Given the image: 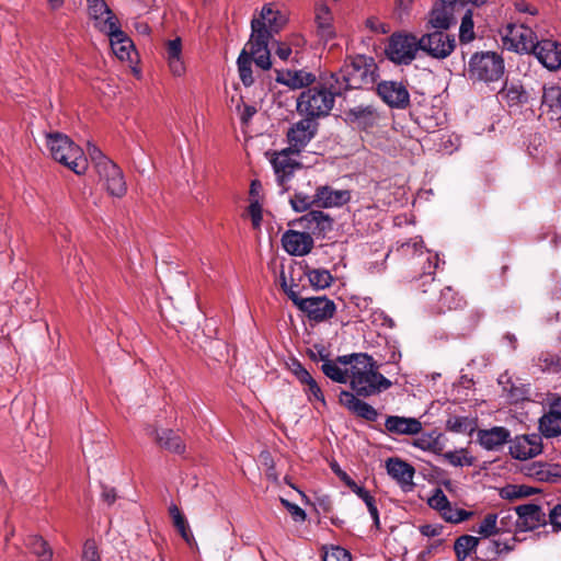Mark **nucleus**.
<instances>
[{"mask_svg": "<svg viewBox=\"0 0 561 561\" xmlns=\"http://www.w3.org/2000/svg\"><path fill=\"white\" fill-rule=\"evenodd\" d=\"M339 362L351 365V387L358 396L369 397L391 387V381L378 373L376 362L367 354L340 356Z\"/></svg>", "mask_w": 561, "mask_h": 561, "instance_id": "obj_1", "label": "nucleus"}, {"mask_svg": "<svg viewBox=\"0 0 561 561\" xmlns=\"http://www.w3.org/2000/svg\"><path fill=\"white\" fill-rule=\"evenodd\" d=\"M377 78V65L371 57L356 56L345 61L337 73L332 75L336 85L343 88V92L351 89H363L374 84Z\"/></svg>", "mask_w": 561, "mask_h": 561, "instance_id": "obj_2", "label": "nucleus"}, {"mask_svg": "<svg viewBox=\"0 0 561 561\" xmlns=\"http://www.w3.org/2000/svg\"><path fill=\"white\" fill-rule=\"evenodd\" d=\"M46 149L50 157L69 168L76 174L81 175L88 169V160L83 150L77 146L67 135L61 133L45 134Z\"/></svg>", "mask_w": 561, "mask_h": 561, "instance_id": "obj_3", "label": "nucleus"}, {"mask_svg": "<svg viewBox=\"0 0 561 561\" xmlns=\"http://www.w3.org/2000/svg\"><path fill=\"white\" fill-rule=\"evenodd\" d=\"M343 88L330 82V88L313 87L301 92L297 100V110L308 118L325 116L334 105V96L341 95Z\"/></svg>", "mask_w": 561, "mask_h": 561, "instance_id": "obj_4", "label": "nucleus"}, {"mask_svg": "<svg viewBox=\"0 0 561 561\" xmlns=\"http://www.w3.org/2000/svg\"><path fill=\"white\" fill-rule=\"evenodd\" d=\"M285 23V15L275 10L272 4H265L259 18L252 20V33L248 42H250V47H253V44H255L259 47V53L263 50L265 54L264 59L260 60L261 62L267 64L266 49H268V41L273 34L279 32Z\"/></svg>", "mask_w": 561, "mask_h": 561, "instance_id": "obj_5", "label": "nucleus"}, {"mask_svg": "<svg viewBox=\"0 0 561 561\" xmlns=\"http://www.w3.org/2000/svg\"><path fill=\"white\" fill-rule=\"evenodd\" d=\"M504 73V60L494 51H481L471 56L468 77L474 81L494 82Z\"/></svg>", "mask_w": 561, "mask_h": 561, "instance_id": "obj_6", "label": "nucleus"}, {"mask_svg": "<svg viewBox=\"0 0 561 561\" xmlns=\"http://www.w3.org/2000/svg\"><path fill=\"white\" fill-rule=\"evenodd\" d=\"M421 50L419 38L411 33H393L385 48L386 56L397 65H410Z\"/></svg>", "mask_w": 561, "mask_h": 561, "instance_id": "obj_7", "label": "nucleus"}, {"mask_svg": "<svg viewBox=\"0 0 561 561\" xmlns=\"http://www.w3.org/2000/svg\"><path fill=\"white\" fill-rule=\"evenodd\" d=\"M421 51L435 59L447 58L456 47V39L444 31H433L419 38Z\"/></svg>", "mask_w": 561, "mask_h": 561, "instance_id": "obj_8", "label": "nucleus"}, {"mask_svg": "<svg viewBox=\"0 0 561 561\" xmlns=\"http://www.w3.org/2000/svg\"><path fill=\"white\" fill-rule=\"evenodd\" d=\"M257 48L259 47L255 46V44H253V47H250V42H248L237 60L240 79L247 87H250L254 82L252 61H254L255 65L262 70H268L272 66L270 49H266L267 64L265 65L264 62L260 61L261 59H264L265 54L263 50L259 53Z\"/></svg>", "mask_w": 561, "mask_h": 561, "instance_id": "obj_9", "label": "nucleus"}, {"mask_svg": "<svg viewBox=\"0 0 561 561\" xmlns=\"http://www.w3.org/2000/svg\"><path fill=\"white\" fill-rule=\"evenodd\" d=\"M504 44L517 53L531 54L538 43L535 32L525 24L507 25L503 35Z\"/></svg>", "mask_w": 561, "mask_h": 561, "instance_id": "obj_10", "label": "nucleus"}, {"mask_svg": "<svg viewBox=\"0 0 561 561\" xmlns=\"http://www.w3.org/2000/svg\"><path fill=\"white\" fill-rule=\"evenodd\" d=\"M96 172L103 186L112 196L122 197L126 193L124 175L113 161L102 159L96 163Z\"/></svg>", "mask_w": 561, "mask_h": 561, "instance_id": "obj_11", "label": "nucleus"}, {"mask_svg": "<svg viewBox=\"0 0 561 561\" xmlns=\"http://www.w3.org/2000/svg\"><path fill=\"white\" fill-rule=\"evenodd\" d=\"M377 93L390 107L403 110L410 104V93L402 81L385 80L378 83Z\"/></svg>", "mask_w": 561, "mask_h": 561, "instance_id": "obj_12", "label": "nucleus"}, {"mask_svg": "<svg viewBox=\"0 0 561 561\" xmlns=\"http://www.w3.org/2000/svg\"><path fill=\"white\" fill-rule=\"evenodd\" d=\"M300 304L299 310L316 322H322L332 318L336 309L334 302L327 297H307Z\"/></svg>", "mask_w": 561, "mask_h": 561, "instance_id": "obj_13", "label": "nucleus"}, {"mask_svg": "<svg viewBox=\"0 0 561 561\" xmlns=\"http://www.w3.org/2000/svg\"><path fill=\"white\" fill-rule=\"evenodd\" d=\"M541 449V438L536 434L516 436L510 444L511 456L519 460L536 457Z\"/></svg>", "mask_w": 561, "mask_h": 561, "instance_id": "obj_14", "label": "nucleus"}, {"mask_svg": "<svg viewBox=\"0 0 561 561\" xmlns=\"http://www.w3.org/2000/svg\"><path fill=\"white\" fill-rule=\"evenodd\" d=\"M284 250L294 256H304L310 253L313 248V238L308 232L287 230L282 236Z\"/></svg>", "mask_w": 561, "mask_h": 561, "instance_id": "obj_15", "label": "nucleus"}, {"mask_svg": "<svg viewBox=\"0 0 561 561\" xmlns=\"http://www.w3.org/2000/svg\"><path fill=\"white\" fill-rule=\"evenodd\" d=\"M531 54L549 70L561 68V44L558 42L551 39L538 41Z\"/></svg>", "mask_w": 561, "mask_h": 561, "instance_id": "obj_16", "label": "nucleus"}, {"mask_svg": "<svg viewBox=\"0 0 561 561\" xmlns=\"http://www.w3.org/2000/svg\"><path fill=\"white\" fill-rule=\"evenodd\" d=\"M317 123L311 118H304L297 122L287 133L289 149L299 152L314 136Z\"/></svg>", "mask_w": 561, "mask_h": 561, "instance_id": "obj_17", "label": "nucleus"}, {"mask_svg": "<svg viewBox=\"0 0 561 561\" xmlns=\"http://www.w3.org/2000/svg\"><path fill=\"white\" fill-rule=\"evenodd\" d=\"M289 370L297 378V380L302 386H305L304 391L307 394L309 401L317 400L322 404H325L324 396L320 386L299 362L293 360L289 364Z\"/></svg>", "mask_w": 561, "mask_h": 561, "instance_id": "obj_18", "label": "nucleus"}, {"mask_svg": "<svg viewBox=\"0 0 561 561\" xmlns=\"http://www.w3.org/2000/svg\"><path fill=\"white\" fill-rule=\"evenodd\" d=\"M539 430L547 437H557L561 435V398L553 399L549 404V410L539 420Z\"/></svg>", "mask_w": 561, "mask_h": 561, "instance_id": "obj_19", "label": "nucleus"}, {"mask_svg": "<svg viewBox=\"0 0 561 561\" xmlns=\"http://www.w3.org/2000/svg\"><path fill=\"white\" fill-rule=\"evenodd\" d=\"M291 149L283 150L274 156L271 160L276 180L283 191H286V183L291 179L299 163L290 158Z\"/></svg>", "mask_w": 561, "mask_h": 561, "instance_id": "obj_20", "label": "nucleus"}, {"mask_svg": "<svg viewBox=\"0 0 561 561\" xmlns=\"http://www.w3.org/2000/svg\"><path fill=\"white\" fill-rule=\"evenodd\" d=\"M516 515L518 520V531L520 533L534 530L546 523V514L538 505L535 504L518 506L516 508Z\"/></svg>", "mask_w": 561, "mask_h": 561, "instance_id": "obj_21", "label": "nucleus"}, {"mask_svg": "<svg viewBox=\"0 0 561 561\" xmlns=\"http://www.w3.org/2000/svg\"><path fill=\"white\" fill-rule=\"evenodd\" d=\"M456 8L447 1L436 2L428 14L427 24L435 31H445L454 23Z\"/></svg>", "mask_w": 561, "mask_h": 561, "instance_id": "obj_22", "label": "nucleus"}, {"mask_svg": "<svg viewBox=\"0 0 561 561\" xmlns=\"http://www.w3.org/2000/svg\"><path fill=\"white\" fill-rule=\"evenodd\" d=\"M164 59L174 77H182L186 71L180 37L168 39L164 44Z\"/></svg>", "mask_w": 561, "mask_h": 561, "instance_id": "obj_23", "label": "nucleus"}, {"mask_svg": "<svg viewBox=\"0 0 561 561\" xmlns=\"http://www.w3.org/2000/svg\"><path fill=\"white\" fill-rule=\"evenodd\" d=\"M386 469L388 474L404 490H410L413 486L415 470L408 462L399 458H389L386 461Z\"/></svg>", "mask_w": 561, "mask_h": 561, "instance_id": "obj_24", "label": "nucleus"}, {"mask_svg": "<svg viewBox=\"0 0 561 561\" xmlns=\"http://www.w3.org/2000/svg\"><path fill=\"white\" fill-rule=\"evenodd\" d=\"M298 224L308 229L311 236L324 234L332 229V219L321 210H311L298 219Z\"/></svg>", "mask_w": 561, "mask_h": 561, "instance_id": "obj_25", "label": "nucleus"}, {"mask_svg": "<svg viewBox=\"0 0 561 561\" xmlns=\"http://www.w3.org/2000/svg\"><path fill=\"white\" fill-rule=\"evenodd\" d=\"M385 427L396 435H416L422 431V423L415 417L390 415L385 421Z\"/></svg>", "mask_w": 561, "mask_h": 561, "instance_id": "obj_26", "label": "nucleus"}, {"mask_svg": "<svg viewBox=\"0 0 561 561\" xmlns=\"http://www.w3.org/2000/svg\"><path fill=\"white\" fill-rule=\"evenodd\" d=\"M339 400L340 403L351 412L367 421H375L378 416V412L374 407L356 398V396L350 391H342Z\"/></svg>", "mask_w": 561, "mask_h": 561, "instance_id": "obj_27", "label": "nucleus"}, {"mask_svg": "<svg viewBox=\"0 0 561 561\" xmlns=\"http://www.w3.org/2000/svg\"><path fill=\"white\" fill-rule=\"evenodd\" d=\"M351 198V194L345 190H333L330 186H320L314 194V201L318 206L330 208L339 207L346 204Z\"/></svg>", "mask_w": 561, "mask_h": 561, "instance_id": "obj_28", "label": "nucleus"}, {"mask_svg": "<svg viewBox=\"0 0 561 561\" xmlns=\"http://www.w3.org/2000/svg\"><path fill=\"white\" fill-rule=\"evenodd\" d=\"M511 432L503 426H495L490 430H480L478 440L486 450H497L508 442Z\"/></svg>", "mask_w": 561, "mask_h": 561, "instance_id": "obj_29", "label": "nucleus"}, {"mask_svg": "<svg viewBox=\"0 0 561 561\" xmlns=\"http://www.w3.org/2000/svg\"><path fill=\"white\" fill-rule=\"evenodd\" d=\"M541 107L551 115V119L561 117V87L557 84L545 85Z\"/></svg>", "mask_w": 561, "mask_h": 561, "instance_id": "obj_30", "label": "nucleus"}, {"mask_svg": "<svg viewBox=\"0 0 561 561\" xmlns=\"http://www.w3.org/2000/svg\"><path fill=\"white\" fill-rule=\"evenodd\" d=\"M110 45L114 55L119 60H131L134 51V44L131 39L121 30V27L108 35Z\"/></svg>", "mask_w": 561, "mask_h": 561, "instance_id": "obj_31", "label": "nucleus"}, {"mask_svg": "<svg viewBox=\"0 0 561 561\" xmlns=\"http://www.w3.org/2000/svg\"><path fill=\"white\" fill-rule=\"evenodd\" d=\"M332 22L333 15L330 8L325 3H318L316 5V23L322 38L331 39L335 36Z\"/></svg>", "mask_w": 561, "mask_h": 561, "instance_id": "obj_32", "label": "nucleus"}, {"mask_svg": "<svg viewBox=\"0 0 561 561\" xmlns=\"http://www.w3.org/2000/svg\"><path fill=\"white\" fill-rule=\"evenodd\" d=\"M314 77L306 71H276V81L291 89H301L313 82Z\"/></svg>", "mask_w": 561, "mask_h": 561, "instance_id": "obj_33", "label": "nucleus"}, {"mask_svg": "<svg viewBox=\"0 0 561 561\" xmlns=\"http://www.w3.org/2000/svg\"><path fill=\"white\" fill-rule=\"evenodd\" d=\"M413 446L424 451L440 454L444 449L442 435L436 432L425 433L413 440Z\"/></svg>", "mask_w": 561, "mask_h": 561, "instance_id": "obj_34", "label": "nucleus"}, {"mask_svg": "<svg viewBox=\"0 0 561 561\" xmlns=\"http://www.w3.org/2000/svg\"><path fill=\"white\" fill-rule=\"evenodd\" d=\"M157 443L169 451L180 454L184 451V445L179 435L171 430L156 431Z\"/></svg>", "mask_w": 561, "mask_h": 561, "instance_id": "obj_35", "label": "nucleus"}, {"mask_svg": "<svg viewBox=\"0 0 561 561\" xmlns=\"http://www.w3.org/2000/svg\"><path fill=\"white\" fill-rule=\"evenodd\" d=\"M480 543V538L462 535L458 537L454 545V550L459 561H465L469 554L477 549Z\"/></svg>", "mask_w": 561, "mask_h": 561, "instance_id": "obj_36", "label": "nucleus"}, {"mask_svg": "<svg viewBox=\"0 0 561 561\" xmlns=\"http://www.w3.org/2000/svg\"><path fill=\"white\" fill-rule=\"evenodd\" d=\"M337 363L340 362L325 360L322 364L323 374L335 382L345 383L348 380L351 381V367L343 369Z\"/></svg>", "mask_w": 561, "mask_h": 561, "instance_id": "obj_37", "label": "nucleus"}, {"mask_svg": "<svg viewBox=\"0 0 561 561\" xmlns=\"http://www.w3.org/2000/svg\"><path fill=\"white\" fill-rule=\"evenodd\" d=\"M529 474L541 481H556L558 478H561V466L541 462L534 463Z\"/></svg>", "mask_w": 561, "mask_h": 561, "instance_id": "obj_38", "label": "nucleus"}, {"mask_svg": "<svg viewBox=\"0 0 561 561\" xmlns=\"http://www.w3.org/2000/svg\"><path fill=\"white\" fill-rule=\"evenodd\" d=\"M497 518V514H486L479 523L474 531L482 538H490L492 536L499 535Z\"/></svg>", "mask_w": 561, "mask_h": 561, "instance_id": "obj_39", "label": "nucleus"}, {"mask_svg": "<svg viewBox=\"0 0 561 561\" xmlns=\"http://www.w3.org/2000/svg\"><path fill=\"white\" fill-rule=\"evenodd\" d=\"M27 547L30 550L39 558V561H50L51 551L47 547V542L38 536H31L27 539Z\"/></svg>", "mask_w": 561, "mask_h": 561, "instance_id": "obj_40", "label": "nucleus"}, {"mask_svg": "<svg viewBox=\"0 0 561 561\" xmlns=\"http://www.w3.org/2000/svg\"><path fill=\"white\" fill-rule=\"evenodd\" d=\"M93 23L95 28L107 36L121 27L118 19L114 13L101 15L99 19H94Z\"/></svg>", "mask_w": 561, "mask_h": 561, "instance_id": "obj_41", "label": "nucleus"}, {"mask_svg": "<svg viewBox=\"0 0 561 561\" xmlns=\"http://www.w3.org/2000/svg\"><path fill=\"white\" fill-rule=\"evenodd\" d=\"M497 528L499 534L511 533L514 529L518 531V520L516 511L512 512H501L497 514Z\"/></svg>", "mask_w": 561, "mask_h": 561, "instance_id": "obj_42", "label": "nucleus"}, {"mask_svg": "<svg viewBox=\"0 0 561 561\" xmlns=\"http://www.w3.org/2000/svg\"><path fill=\"white\" fill-rule=\"evenodd\" d=\"M440 514L446 522L454 523V524L467 520L472 515L471 512H467L465 510L453 508L450 503L446 506V510H443L440 512Z\"/></svg>", "mask_w": 561, "mask_h": 561, "instance_id": "obj_43", "label": "nucleus"}, {"mask_svg": "<svg viewBox=\"0 0 561 561\" xmlns=\"http://www.w3.org/2000/svg\"><path fill=\"white\" fill-rule=\"evenodd\" d=\"M459 36L462 42H469L474 37L471 10H467L461 19Z\"/></svg>", "mask_w": 561, "mask_h": 561, "instance_id": "obj_44", "label": "nucleus"}, {"mask_svg": "<svg viewBox=\"0 0 561 561\" xmlns=\"http://www.w3.org/2000/svg\"><path fill=\"white\" fill-rule=\"evenodd\" d=\"M443 457L455 467L471 466L473 463L472 457L468 456L463 449L460 451L445 453Z\"/></svg>", "mask_w": 561, "mask_h": 561, "instance_id": "obj_45", "label": "nucleus"}, {"mask_svg": "<svg viewBox=\"0 0 561 561\" xmlns=\"http://www.w3.org/2000/svg\"><path fill=\"white\" fill-rule=\"evenodd\" d=\"M88 12L92 20L113 13L104 0H88Z\"/></svg>", "mask_w": 561, "mask_h": 561, "instance_id": "obj_46", "label": "nucleus"}, {"mask_svg": "<svg viewBox=\"0 0 561 561\" xmlns=\"http://www.w3.org/2000/svg\"><path fill=\"white\" fill-rule=\"evenodd\" d=\"M447 427L456 433L471 432L473 426L471 420L462 416H454L447 421Z\"/></svg>", "mask_w": 561, "mask_h": 561, "instance_id": "obj_47", "label": "nucleus"}, {"mask_svg": "<svg viewBox=\"0 0 561 561\" xmlns=\"http://www.w3.org/2000/svg\"><path fill=\"white\" fill-rule=\"evenodd\" d=\"M290 204L295 211L302 213L306 211L311 205L316 204V201L314 196L311 197L302 193H296L290 199Z\"/></svg>", "mask_w": 561, "mask_h": 561, "instance_id": "obj_48", "label": "nucleus"}, {"mask_svg": "<svg viewBox=\"0 0 561 561\" xmlns=\"http://www.w3.org/2000/svg\"><path fill=\"white\" fill-rule=\"evenodd\" d=\"M282 290L288 296V298L300 309L301 301L305 298L300 297L299 283H280Z\"/></svg>", "mask_w": 561, "mask_h": 561, "instance_id": "obj_49", "label": "nucleus"}, {"mask_svg": "<svg viewBox=\"0 0 561 561\" xmlns=\"http://www.w3.org/2000/svg\"><path fill=\"white\" fill-rule=\"evenodd\" d=\"M440 301L448 309H457L461 307V298H456L455 293L450 286L445 287L440 295Z\"/></svg>", "mask_w": 561, "mask_h": 561, "instance_id": "obj_50", "label": "nucleus"}, {"mask_svg": "<svg viewBox=\"0 0 561 561\" xmlns=\"http://www.w3.org/2000/svg\"><path fill=\"white\" fill-rule=\"evenodd\" d=\"M323 561H351V556L344 548L332 547L324 552Z\"/></svg>", "mask_w": 561, "mask_h": 561, "instance_id": "obj_51", "label": "nucleus"}, {"mask_svg": "<svg viewBox=\"0 0 561 561\" xmlns=\"http://www.w3.org/2000/svg\"><path fill=\"white\" fill-rule=\"evenodd\" d=\"M519 539L517 538V536H513L510 540L507 541H500V540H492L491 541V549L492 551H494V553L496 554H501L503 552L505 553H508L511 551L514 550L515 548V543L518 541Z\"/></svg>", "mask_w": 561, "mask_h": 561, "instance_id": "obj_52", "label": "nucleus"}, {"mask_svg": "<svg viewBox=\"0 0 561 561\" xmlns=\"http://www.w3.org/2000/svg\"><path fill=\"white\" fill-rule=\"evenodd\" d=\"M249 214L254 229H260L262 224V206L257 199H252L249 206Z\"/></svg>", "mask_w": 561, "mask_h": 561, "instance_id": "obj_53", "label": "nucleus"}, {"mask_svg": "<svg viewBox=\"0 0 561 561\" xmlns=\"http://www.w3.org/2000/svg\"><path fill=\"white\" fill-rule=\"evenodd\" d=\"M450 502L448 501L447 496L439 489L436 490L434 495L428 499V505L432 508L437 510L439 512H442L443 510H446V506Z\"/></svg>", "mask_w": 561, "mask_h": 561, "instance_id": "obj_54", "label": "nucleus"}, {"mask_svg": "<svg viewBox=\"0 0 561 561\" xmlns=\"http://www.w3.org/2000/svg\"><path fill=\"white\" fill-rule=\"evenodd\" d=\"M82 561H101L94 540H87L83 546Z\"/></svg>", "mask_w": 561, "mask_h": 561, "instance_id": "obj_55", "label": "nucleus"}, {"mask_svg": "<svg viewBox=\"0 0 561 561\" xmlns=\"http://www.w3.org/2000/svg\"><path fill=\"white\" fill-rule=\"evenodd\" d=\"M365 25L371 32L377 33V34H387L390 32L389 24L379 21L375 16H370V18L366 19Z\"/></svg>", "mask_w": 561, "mask_h": 561, "instance_id": "obj_56", "label": "nucleus"}, {"mask_svg": "<svg viewBox=\"0 0 561 561\" xmlns=\"http://www.w3.org/2000/svg\"><path fill=\"white\" fill-rule=\"evenodd\" d=\"M282 504L288 510L289 514L296 522H304L306 519V512L296 504L290 503L285 499H280Z\"/></svg>", "mask_w": 561, "mask_h": 561, "instance_id": "obj_57", "label": "nucleus"}, {"mask_svg": "<svg viewBox=\"0 0 561 561\" xmlns=\"http://www.w3.org/2000/svg\"><path fill=\"white\" fill-rule=\"evenodd\" d=\"M308 280H333L331 273L328 270L312 268L306 272Z\"/></svg>", "mask_w": 561, "mask_h": 561, "instance_id": "obj_58", "label": "nucleus"}, {"mask_svg": "<svg viewBox=\"0 0 561 561\" xmlns=\"http://www.w3.org/2000/svg\"><path fill=\"white\" fill-rule=\"evenodd\" d=\"M502 494L504 497L514 499V497H522V496L529 495L530 492L528 489H526L524 486H519V488L507 486V488L503 489Z\"/></svg>", "mask_w": 561, "mask_h": 561, "instance_id": "obj_59", "label": "nucleus"}, {"mask_svg": "<svg viewBox=\"0 0 561 561\" xmlns=\"http://www.w3.org/2000/svg\"><path fill=\"white\" fill-rule=\"evenodd\" d=\"M413 1L414 0H396V14L400 20H403L409 14Z\"/></svg>", "mask_w": 561, "mask_h": 561, "instance_id": "obj_60", "label": "nucleus"}, {"mask_svg": "<svg viewBox=\"0 0 561 561\" xmlns=\"http://www.w3.org/2000/svg\"><path fill=\"white\" fill-rule=\"evenodd\" d=\"M549 520L553 530H561V503L556 505L549 513Z\"/></svg>", "mask_w": 561, "mask_h": 561, "instance_id": "obj_61", "label": "nucleus"}, {"mask_svg": "<svg viewBox=\"0 0 561 561\" xmlns=\"http://www.w3.org/2000/svg\"><path fill=\"white\" fill-rule=\"evenodd\" d=\"M365 504L367 506V510L374 520V526L379 529L380 528V519H379V512L376 506L375 499L371 496L369 500L365 501Z\"/></svg>", "mask_w": 561, "mask_h": 561, "instance_id": "obj_62", "label": "nucleus"}, {"mask_svg": "<svg viewBox=\"0 0 561 561\" xmlns=\"http://www.w3.org/2000/svg\"><path fill=\"white\" fill-rule=\"evenodd\" d=\"M422 248H423V240L420 237H415L414 239H412L401 245V250L403 253H408L410 250L417 252Z\"/></svg>", "mask_w": 561, "mask_h": 561, "instance_id": "obj_63", "label": "nucleus"}, {"mask_svg": "<svg viewBox=\"0 0 561 561\" xmlns=\"http://www.w3.org/2000/svg\"><path fill=\"white\" fill-rule=\"evenodd\" d=\"M347 486L351 489L352 492H354L364 502L371 497L369 492L367 490H365L363 486L358 485L354 480H352L347 484Z\"/></svg>", "mask_w": 561, "mask_h": 561, "instance_id": "obj_64", "label": "nucleus"}]
</instances>
